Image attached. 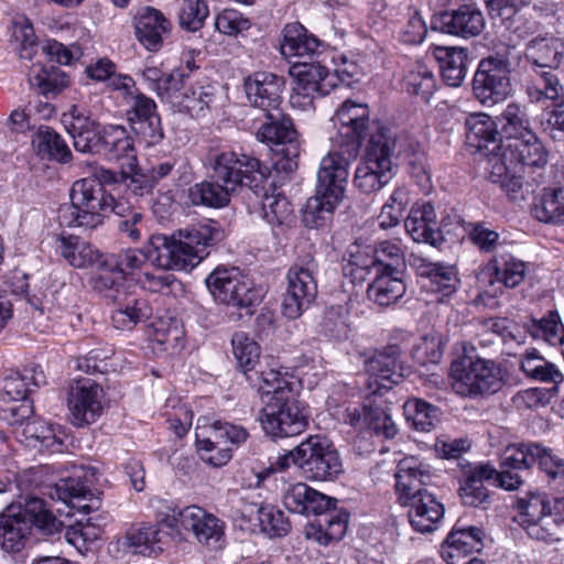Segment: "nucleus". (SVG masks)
<instances>
[{
	"label": "nucleus",
	"mask_w": 564,
	"mask_h": 564,
	"mask_svg": "<svg viewBox=\"0 0 564 564\" xmlns=\"http://www.w3.org/2000/svg\"><path fill=\"white\" fill-rule=\"evenodd\" d=\"M317 269V262L310 254L296 261L289 269L288 288L282 302V313L285 317L299 318L316 299Z\"/></svg>",
	"instance_id": "9"
},
{
	"label": "nucleus",
	"mask_w": 564,
	"mask_h": 564,
	"mask_svg": "<svg viewBox=\"0 0 564 564\" xmlns=\"http://www.w3.org/2000/svg\"><path fill=\"white\" fill-rule=\"evenodd\" d=\"M408 91L420 96L425 102L430 100L436 88L433 73L423 64H417L405 77Z\"/></svg>",
	"instance_id": "59"
},
{
	"label": "nucleus",
	"mask_w": 564,
	"mask_h": 564,
	"mask_svg": "<svg viewBox=\"0 0 564 564\" xmlns=\"http://www.w3.org/2000/svg\"><path fill=\"white\" fill-rule=\"evenodd\" d=\"M332 120L337 129L335 144L350 147L351 155H358L364 138L376 132L375 126L382 127L379 122H370L366 104H358L350 99L343 102Z\"/></svg>",
	"instance_id": "14"
},
{
	"label": "nucleus",
	"mask_w": 564,
	"mask_h": 564,
	"mask_svg": "<svg viewBox=\"0 0 564 564\" xmlns=\"http://www.w3.org/2000/svg\"><path fill=\"white\" fill-rule=\"evenodd\" d=\"M562 47L556 37H534L528 43L525 55L532 63V69H554L561 62Z\"/></svg>",
	"instance_id": "43"
},
{
	"label": "nucleus",
	"mask_w": 564,
	"mask_h": 564,
	"mask_svg": "<svg viewBox=\"0 0 564 564\" xmlns=\"http://www.w3.org/2000/svg\"><path fill=\"white\" fill-rule=\"evenodd\" d=\"M302 474L312 481H334L344 471L338 451L319 436H310L299 445Z\"/></svg>",
	"instance_id": "12"
},
{
	"label": "nucleus",
	"mask_w": 564,
	"mask_h": 564,
	"mask_svg": "<svg viewBox=\"0 0 564 564\" xmlns=\"http://www.w3.org/2000/svg\"><path fill=\"white\" fill-rule=\"evenodd\" d=\"M400 357V347L389 345L367 359L366 371L378 386V389H391L402 381L403 366Z\"/></svg>",
	"instance_id": "23"
},
{
	"label": "nucleus",
	"mask_w": 564,
	"mask_h": 564,
	"mask_svg": "<svg viewBox=\"0 0 564 564\" xmlns=\"http://www.w3.org/2000/svg\"><path fill=\"white\" fill-rule=\"evenodd\" d=\"M510 61L503 55L482 58L473 79L475 97L484 106L505 100L512 90Z\"/></svg>",
	"instance_id": "11"
},
{
	"label": "nucleus",
	"mask_w": 564,
	"mask_h": 564,
	"mask_svg": "<svg viewBox=\"0 0 564 564\" xmlns=\"http://www.w3.org/2000/svg\"><path fill=\"white\" fill-rule=\"evenodd\" d=\"M283 86L282 77L265 72H257L245 82L248 100L263 111L280 108Z\"/></svg>",
	"instance_id": "25"
},
{
	"label": "nucleus",
	"mask_w": 564,
	"mask_h": 564,
	"mask_svg": "<svg viewBox=\"0 0 564 564\" xmlns=\"http://www.w3.org/2000/svg\"><path fill=\"white\" fill-rule=\"evenodd\" d=\"M441 23L443 31L465 39L478 36L486 25L482 12L473 4H464L452 12H445L441 17Z\"/></svg>",
	"instance_id": "34"
},
{
	"label": "nucleus",
	"mask_w": 564,
	"mask_h": 564,
	"mask_svg": "<svg viewBox=\"0 0 564 564\" xmlns=\"http://www.w3.org/2000/svg\"><path fill=\"white\" fill-rule=\"evenodd\" d=\"M390 406L383 400H371L370 408V429L369 432L381 435L384 438L395 436L398 429L390 414Z\"/></svg>",
	"instance_id": "61"
},
{
	"label": "nucleus",
	"mask_w": 564,
	"mask_h": 564,
	"mask_svg": "<svg viewBox=\"0 0 564 564\" xmlns=\"http://www.w3.org/2000/svg\"><path fill=\"white\" fill-rule=\"evenodd\" d=\"M532 213L540 221L564 224V188H545Z\"/></svg>",
	"instance_id": "52"
},
{
	"label": "nucleus",
	"mask_w": 564,
	"mask_h": 564,
	"mask_svg": "<svg viewBox=\"0 0 564 564\" xmlns=\"http://www.w3.org/2000/svg\"><path fill=\"white\" fill-rule=\"evenodd\" d=\"M564 520V496H554L553 507L541 497H532L522 508L520 525L531 539L550 542L558 540Z\"/></svg>",
	"instance_id": "10"
},
{
	"label": "nucleus",
	"mask_w": 564,
	"mask_h": 564,
	"mask_svg": "<svg viewBox=\"0 0 564 564\" xmlns=\"http://www.w3.org/2000/svg\"><path fill=\"white\" fill-rule=\"evenodd\" d=\"M97 153L107 156L109 160L122 158L135 160L133 141L122 126L104 127L100 149Z\"/></svg>",
	"instance_id": "45"
},
{
	"label": "nucleus",
	"mask_w": 564,
	"mask_h": 564,
	"mask_svg": "<svg viewBox=\"0 0 564 564\" xmlns=\"http://www.w3.org/2000/svg\"><path fill=\"white\" fill-rule=\"evenodd\" d=\"M32 145L41 156H47L61 163L72 159V152L58 133L50 128H40L32 138Z\"/></svg>",
	"instance_id": "49"
},
{
	"label": "nucleus",
	"mask_w": 564,
	"mask_h": 564,
	"mask_svg": "<svg viewBox=\"0 0 564 564\" xmlns=\"http://www.w3.org/2000/svg\"><path fill=\"white\" fill-rule=\"evenodd\" d=\"M70 200L77 208L85 212L84 218L93 219L98 226L104 217L110 213L117 200L106 193L98 181L85 177L76 181L70 189Z\"/></svg>",
	"instance_id": "19"
},
{
	"label": "nucleus",
	"mask_w": 564,
	"mask_h": 564,
	"mask_svg": "<svg viewBox=\"0 0 564 564\" xmlns=\"http://www.w3.org/2000/svg\"><path fill=\"white\" fill-rule=\"evenodd\" d=\"M464 355L451 365L452 389L462 397H488L500 391L505 384L502 369L492 359Z\"/></svg>",
	"instance_id": "4"
},
{
	"label": "nucleus",
	"mask_w": 564,
	"mask_h": 564,
	"mask_svg": "<svg viewBox=\"0 0 564 564\" xmlns=\"http://www.w3.org/2000/svg\"><path fill=\"white\" fill-rule=\"evenodd\" d=\"M235 192L210 174V180L196 183L188 189V199L195 206L221 208L229 204Z\"/></svg>",
	"instance_id": "41"
},
{
	"label": "nucleus",
	"mask_w": 564,
	"mask_h": 564,
	"mask_svg": "<svg viewBox=\"0 0 564 564\" xmlns=\"http://www.w3.org/2000/svg\"><path fill=\"white\" fill-rule=\"evenodd\" d=\"M32 527L43 535L61 532L63 523L52 513L46 502L37 497H28L23 509L14 512L10 507L0 514V547L8 553L21 552Z\"/></svg>",
	"instance_id": "3"
},
{
	"label": "nucleus",
	"mask_w": 564,
	"mask_h": 564,
	"mask_svg": "<svg viewBox=\"0 0 564 564\" xmlns=\"http://www.w3.org/2000/svg\"><path fill=\"white\" fill-rule=\"evenodd\" d=\"M465 127L467 145L488 158L489 163L496 161L495 156H499L503 144L492 118L475 112L466 118Z\"/></svg>",
	"instance_id": "22"
},
{
	"label": "nucleus",
	"mask_w": 564,
	"mask_h": 564,
	"mask_svg": "<svg viewBox=\"0 0 564 564\" xmlns=\"http://www.w3.org/2000/svg\"><path fill=\"white\" fill-rule=\"evenodd\" d=\"M15 435L25 446L36 448L40 452H63L64 433L62 430L39 417H32L21 430H15Z\"/></svg>",
	"instance_id": "28"
},
{
	"label": "nucleus",
	"mask_w": 564,
	"mask_h": 564,
	"mask_svg": "<svg viewBox=\"0 0 564 564\" xmlns=\"http://www.w3.org/2000/svg\"><path fill=\"white\" fill-rule=\"evenodd\" d=\"M405 292L401 274L376 272V279L368 285L367 295L379 306L394 304Z\"/></svg>",
	"instance_id": "42"
},
{
	"label": "nucleus",
	"mask_w": 564,
	"mask_h": 564,
	"mask_svg": "<svg viewBox=\"0 0 564 564\" xmlns=\"http://www.w3.org/2000/svg\"><path fill=\"white\" fill-rule=\"evenodd\" d=\"M156 521L178 532L182 530L192 531L199 543L209 547H221L224 540L223 522L197 506L176 510L159 501Z\"/></svg>",
	"instance_id": "7"
},
{
	"label": "nucleus",
	"mask_w": 564,
	"mask_h": 564,
	"mask_svg": "<svg viewBox=\"0 0 564 564\" xmlns=\"http://www.w3.org/2000/svg\"><path fill=\"white\" fill-rule=\"evenodd\" d=\"M376 272L401 274L405 268V252L399 239L382 240L375 247Z\"/></svg>",
	"instance_id": "47"
},
{
	"label": "nucleus",
	"mask_w": 564,
	"mask_h": 564,
	"mask_svg": "<svg viewBox=\"0 0 564 564\" xmlns=\"http://www.w3.org/2000/svg\"><path fill=\"white\" fill-rule=\"evenodd\" d=\"M50 497L61 500L72 509H76L86 514L97 511L100 508V500L97 497H93L87 485L82 482L80 475H73L68 478L61 479L50 489Z\"/></svg>",
	"instance_id": "31"
},
{
	"label": "nucleus",
	"mask_w": 564,
	"mask_h": 564,
	"mask_svg": "<svg viewBox=\"0 0 564 564\" xmlns=\"http://www.w3.org/2000/svg\"><path fill=\"white\" fill-rule=\"evenodd\" d=\"M45 383V375L39 366H31L23 369L22 372H15L8 376L2 384V401L4 403L30 401L29 393L33 388H39Z\"/></svg>",
	"instance_id": "37"
},
{
	"label": "nucleus",
	"mask_w": 564,
	"mask_h": 564,
	"mask_svg": "<svg viewBox=\"0 0 564 564\" xmlns=\"http://www.w3.org/2000/svg\"><path fill=\"white\" fill-rule=\"evenodd\" d=\"M495 279L507 288L518 286L525 276V263L511 254H497L488 263Z\"/></svg>",
	"instance_id": "51"
},
{
	"label": "nucleus",
	"mask_w": 564,
	"mask_h": 564,
	"mask_svg": "<svg viewBox=\"0 0 564 564\" xmlns=\"http://www.w3.org/2000/svg\"><path fill=\"white\" fill-rule=\"evenodd\" d=\"M265 122L257 131V139L261 142L285 144L281 150L285 158L276 164L285 172H292L297 169L299 147L295 142L296 131L289 117L282 109L264 111Z\"/></svg>",
	"instance_id": "15"
},
{
	"label": "nucleus",
	"mask_w": 564,
	"mask_h": 564,
	"mask_svg": "<svg viewBox=\"0 0 564 564\" xmlns=\"http://www.w3.org/2000/svg\"><path fill=\"white\" fill-rule=\"evenodd\" d=\"M336 145L339 150L330 151L321 160L315 195L304 206L303 223L308 228L323 226L345 196L348 166L357 155H351L350 147Z\"/></svg>",
	"instance_id": "2"
},
{
	"label": "nucleus",
	"mask_w": 564,
	"mask_h": 564,
	"mask_svg": "<svg viewBox=\"0 0 564 564\" xmlns=\"http://www.w3.org/2000/svg\"><path fill=\"white\" fill-rule=\"evenodd\" d=\"M525 84L531 102L551 101L554 107L564 105V85L554 69L533 68Z\"/></svg>",
	"instance_id": "32"
},
{
	"label": "nucleus",
	"mask_w": 564,
	"mask_h": 564,
	"mask_svg": "<svg viewBox=\"0 0 564 564\" xmlns=\"http://www.w3.org/2000/svg\"><path fill=\"white\" fill-rule=\"evenodd\" d=\"M57 242L59 254L74 268H95L97 262L106 257L77 236H61Z\"/></svg>",
	"instance_id": "39"
},
{
	"label": "nucleus",
	"mask_w": 564,
	"mask_h": 564,
	"mask_svg": "<svg viewBox=\"0 0 564 564\" xmlns=\"http://www.w3.org/2000/svg\"><path fill=\"white\" fill-rule=\"evenodd\" d=\"M524 327L533 338L542 339L552 346L564 339V325L556 311H549L541 318L530 317Z\"/></svg>",
	"instance_id": "50"
},
{
	"label": "nucleus",
	"mask_w": 564,
	"mask_h": 564,
	"mask_svg": "<svg viewBox=\"0 0 564 564\" xmlns=\"http://www.w3.org/2000/svg\"><path fill=\"white\" fill-rule=\"evenodd\" d=\"M219 236V230L212 225L180 229L171 237L154 235L144 254L158 268L188 271L202 262L208 254L207 248Z\"/></svg>",
	"instance_id": "1"
},
{
	"label": "nucleus",
	"mask_w": 564,
	"mask_h": 564,
	"mask_svg": "<svg viewBox=\"0 0 564 564\" xmlns=\"http://www.w3.org/2000/svg\"><path fill=\"white\" fill-rule=\"evenodd\" d=\"M395 478L399 502L409 503L412 496L429 492L424 487L431 482L432 471L427 464L410 456L399 462Z\"/></svg>",
	"instance_id": "24"
},
{
	"label": "nucleus",
	"mask_w": 564,
	"mask_h": 564,
	"mask_svg": "<svg viewBox=\"0 0 564 564\" xmlns=\"http://www.w3.org/2000/svg\"><path fill=\"white\" fill-rule=\"evenodd\" d=\"M68 77L59 69H45L41 66H32L29 74V83L37 88L42 95H56L68 85Z\"/></svg>",
	"instance_id": "57"
},
{
	"label": "nucleus",
	"mask_w": 564,
	"mask_h": 564,
	"mask_svg": "<svg viewBox=\"0 0 564 564\" xmlns=\"http://www.w3.org/2000/svg\"><path fill=\"white\" fill-rule=\"evenodd\" d=\"M404 415L414 430L430 432L438 422L440 410L422 399H411L404 404Z\"/></svg>",
	"instance_id": "56"
},
{
	"label": "nucleus",
	"mask_w": 564,
	"mask_h": 564,
	"mask_svg": "<svg viewBox=\"0 0 564 564\" xmlns=\"http://www.w3.org/2000/svg\"><path fill=\"white\" fill-rule=\"evenodd\" d=\"M496 468L490 464H479L465 473L459 488L463 503L470 507L485 506L490 496L485 481L494 479Z\"/></svg>",
	"instance_id": "35"
},
{
	"label": "nucleus",
	"mask_w": 564,
	"mask_h": 564,
	"mask_svg": "<svg viewBox=\"0 0 564 564\" xmlns=\"http://www.w3.org/2000/svg\"><path fill=\"white\" fill-rule=\"evenodd\" d=\"M347 531V518L337 513H326L316 523L311 524L307 536H313L321 544L339 541Z\"/></svg>",
	"instance_id": "55"
},
{
	"label": "nucleus",
	"mask_w": 564,
	"mask_h": 564,
	"mask_svg": "<svg viewBox=\"0 0 564 564\" xmlns=\"http://www.w3.org/2000/svg\"><path fill=\"white\" fill-rule=\"evenodd\" d=\"M495 158L500 162L499 174L508 170L543 169L547 163V152L535 133L506 142Z\"/></svg>",
	"instance_id": "16"
},
{
	"label": "nucleus",
	"mask_w": 564,
	"mask_h": 564,
	"mask_svg": "<svg viewBox=\"0 0 564 564\" xmlns=\"http://www.w3.org/2000/svg\"><path fill=\"white\" fill-rule=\"evenodd\" d=\"M171 24L156 9L147 7L135 17V35L149 51L162 46V37L170 31Z\"/></svg>",
	"instance_id": "36"
},
{
	"label": "nucleus",
	"mask_w": 564,
	"mask_h": 564,
	"mask_svg": "<svg viewBox=\"0 0 564 564\" xmlns=\"http://www.w3.org/2000/svg\"><path fill=\"white\" fill-rule=\"evenodd\" d=\"M124 100L129 106L127 116L133 131L149 145L161 142L163 129L154 100L139 90L127 94Z\"/></svg>",
	"instance_id": "17"
},
{
	"label": "nucleus",
	"mask_w": 564,
	"mask_h": 564,
	"mask_svg": "<svg viewBox=\"0 0 564 564\" xmlns=\"http://www.w3.org/2000/svg\"><path fill=\"white\" fill-rule=\"evenodd\" d=\"M232 352L245 373L254 369L260 358V346L245 333H236L231 339Z\"/></svg>",
	"instance_id": "58"
},
{
	"label": "nucleus",
	"mask_w": 564,
	"mask_h": 564,
	"mask_svg": "<svg viewBox=\"0 0 564 564\" xmlns=\"http://www.w3.org/2000/svg\"><path fill=\"white\" fill-rule=\"evenodd\" d=\"M109 259L105 257L97 262L96 272L91 278V285L104 297L116 301L128 289L124 285L126 276L117 269L108 265Z\"/></svg>",
	"instance_id": "44"
},
{
	"label": "nucleus",
	"mask_w": 564,
	"mask_h": 564,
	"mask_svg": "<svg viewBox=\"0 0 564 564\" xmlns=\"http://www.w3.org/2000/svg\"><path fill=\"white\" fill-rule=\"evenodd\" d=\"M406 232L416 242H426L438 246L443 242L441 229L437 226L434 206L430 203L412 206L404 220Z\"/></svg>",
	"instance_id": "30"
},
{
	"label": "nucleus",
	"mask_w": 564,
	"mask_h": 564,
	"mask_svg": "<svg viewBox=\"0 0 564 564\" xmlns=\"http://www.w3.org/2000/svg\"><path fill=\"white\" fill-rule=\"evenodd\" d=\"M375 131L354 177L356 187L367 194L380 191L394 176L391 153L395 147V139L384 127L375 126Z\"/></svg>",
	"instance_id": "5"
},
{
	"label": "nucleus",
	"mask_w": 564,
	"mask_h": 564,
	"mask_svg": "<svg viewBox=\"0 0 564 564\" xmlns=\"http://www.w3.org/2000/svg\"><path fill=\"white\" fill-rule=\"evenodd\" d=\"M113 303L116 308L112 311L111 321L117 329H132L137 324L148 321L152 315L149 302L128 290Z\"/></svg>",
	"instance_id": "33"
},
{
	"label": "nucleus",
	"mask_w": 564,
	"mask_h": 564,
	"mask_svg": "<svg viewBox=\"0 0 564 564\" xmlns=\"http://www.w3.org/2000/svg\"><path fill=\"white\" fill-rule=\"evenodd\" d=\"M534 464L545 474L547 482L555 496H564V459L551 449L536 443Z\"/></svg>",
	"instance_id": "48"
},
{
	"label": "nucleus",
	"mask_w": 564,
	"mask_h": 564,
	"mask_svg": "<svg viewBox=\"0 0 564 564\" xmlns=\"http://www.w3.org/2000/svg\"><path fill=\"white\" fill-rule=\"evenodd\" d=\"M205 283L215 302L239 310H249L263 297L262 290L242 276L237 268L217 267Z\"/></svg>",
	"instance_id": "8"
},
{
	"label": "nucleus",
	"mask_w": 564,
	"mask_h": 564,
	"mask_svg": "<svg viewBox=\"0 0 564 564\" xmlns=\"http://www.w3.org/2000/svg\"><path fill=\"white\" fill-rule=\"evenodd\" d=\"M321 333L334 340L348 338L350 327L347 314L340 307H329L319 324Z\"/></svg>",
	"instance_id": "63"
},
{
	"label": "nucleus",
	"mask_w": 564,
	"mask_h": 564,
	"mask_svg": "<svg viewBox=\"0 0 564 564\" xmlns=\"http://www.w3.org/2000/svg\"><path fill=\"white\" fill-rule=\"evenodd\" d=\"M290 75L294 82L292 104L303 97V105L312 106L315 97H323L335 87L328 69L318 63H296L291 66Z\"/></svg>",
	"instance_id": "18"
},
{
	"label": "nucleus",
	"mask_w": 564,
	"mask_h": 564,
	"mask_svg": "<svg viewBox=\"0 0 564 564\" xmlns=\"http://www.w3.org/2000/svg\"><path fill=\"white\" fill-rule=\"evenodd\" d=\"M208 12V7L203 0H183L180 24L183 29L195 32L204 25Z\"/></svg>",
	"instance_id": "64"
},
{
	"label": "nucleus",
	"mask_w": 564,
	"mask_h": 564,
	"mask_svg": "<svg viewBox=\"0 0 564 564\" xmlns=\"http://www.w3.org/2000/svg\"><path fill=\"white\" fill-rule=\"evenodd\" d=\"M536 443L511 444L506 447L501 455L500 468H513L523 470L534 465Z\"/></svg>",
	"instance_id": "62"
},
{
	"label": "nucleus",
	"mask_w": 564,
	"mask_h": 564,
	"mask_svg": "<svg viewBox=\"0 0 564 564\" xmlns=\"http://www.w3.org/2000/svg\"><path fill=\"white\" fill-rule=\"evenodd\" d=\"M259 378L261 379L259 389L269 398L268 401H275L294 394L292 383L288 380L286 373L269 369L261 371Z\"/></svg>",
	"instance_id": "60"
},
{
	"label": "nucleus",
	"mask_w": 564,
	"mask_h": 564,
	"mask_svg": "<svg viewBox=\"0 0 564 564\" xmlns=\"http://www.w3.org/2000/svg\"><path fill=\"white\" fill-rule=\"evenodd\" d=\"M197 449L217 444L240 445L245 443L249 433L242 426L223 422L220 420L210 421L207 417H200L197 421L195 430Z\"/></svg>",
	"instance_id": "29"
},
{
	"label": "nucleus",
	"mask_w": 564,
	"mask_h": 564,
	"mask_svg": "<svg viewBox=\"0 0 564 564\" xmlns=\"http://www.w3.org/2000/svg\"><path fill=\"white\" fill-rule=\"evenodd\" d=\"M206 163L214 177L237 193L246 186L254 192L267 180V173L260 161L247 154L234 151H209Z\"/></svg>",
	"instance_id": "6"
},
{
	"label": "nucleus",
	"mask_w": 564,
	"mask_h": 564,
	"mask_svg": "<svg viewBox=\"0 0 564 564\" xmlns=\"http://www.w3.org/2000/svg\"><path fill=\"white\" fill-rule=\"evenodd\" d=\"M321 42L299 22L289 23L283 29L281 53L285 57H312L318 52Z\"/></svg>",
	"instance_id": "40"
},
{
	"label": "nucleus",
	"mask_w": 564,
	"mask_h": 564,
	"mask_svg": "<svg viewBox=\"0 0 564 564\" xmlns=\"http://www.w3.org/2000/svg\"><path fill=\"white\" fill-rule=\"evenodd\" d=\"M127 545L134 553L154 555L161 552L162 535L158 524L142 523L131 527L126 534Z\"/></svg>",
	"instance_id": "46"
},
{
	"label": "nucleus",
	"mask_w": 564,
	"mask_h": 564,
	"mask_svg": "<svg viewBox=\"0 0 564 564\" xmlns=\"http://www.w3.org/2000/svg\"><path fill=\"white\" fill-rule=\"evenodd\" d=\"M110 213L117 216L116 227L119 234L131 242H138L145 230L143 214L122 202H117Z\"/></svg>",
	"instance_id": "54"
},
{
	"label": "nucleus",
	"mask_w": 564,
	"mask_h": 564,
	"mask_svg": "<svg viewBox=\"0 0 564 564\" xmlns=\"http://www.w3.org/2000/svg\"><path fill=\"white\" fill-rule=\"evenodd\" d=\"M102 389L90 380H79L68 392V410L72 424L82 427L94 423L102 412Z\"/></svg>",
	"instance_id": "20"
},
{
	"label": "nucleus",
	"mask_w": 564,
	"mask_h": 564,
	"mask_svg": "<svg viewBox=\"0 0 564 564\" xmlns=\"http://www.w3.org/2000/svg\"><path fill=\"white\" fill-rule=\"evenodd\" d=\"M62 123L73 139L76 151L82 153H97L100 149L104 128L93 120L83 108L73 105L62 116Z\"/></svg>",
	"instance_id": "21"
},
{
	"label": "nucleus",
	"mask_w": 564,
	"mask_h": 564,
	"mask_svg": "<svg viewBox=\"0 0 564 564\" xmlns=\"http://www.w3.org/2000/svg\"><path fill=\"white\" fill-rule=\"evenodd\" d=\"M433 54L440 64L444 82L452 87L460 86L467 74V50L456 46H436Z\"/></svg>",
	"instance_id": "38"
},
{
	"label": "nucleus",
	"mask_w": 564,
	"mask_h": 564,
	"mask_svg": "<svg viewBox=\"0 0 564 564\" xmlns=\"http://www.w3.org/2000/svg\"><path fill=\"white\" fill-rule=\"evenodd\" d=\"M408 517L412 528L421 533H430L438 529L444 518V506L431 492L412 496L409 503Z\"/></svg>",
	"instance_id": "27"
},
{
	"label": "nucleus",
	"mask_w": 564,
	"mask_h": 564,
	"mask_svg": "<svg viewBox=\"0 0 564 564\" xmlns=\"http://www.w3.org/2000/svg\"><path fill=\"white\" fill-rule=\"evenodd\" d=\"M336 500L313 489L305 482L290 485L283 494L284 507L299 514H323Z\"/></svg>",
	"instance_id": "26"
},
{
	"label": "nucleus",
	"mask_w": 564,
	"mask_h": 564,
	"mask_svg": "<svg viewBox=\"0 0 564 564\" xmlns=\"http://www.w3.org/2000/svg\"><path fill=\"white\" fill-rule=\"evenodd\" d=\"M501 121L507 142L534 133L527 107L520 104L510 102L507 105L501 113Z\"/></svg>",
	"instance_id": "53"
},
{
	"label": "nucleus",
	"mask_w": 564,
	"mask_h": 564,
	"mask_svg": "<svg viewBox=\"0 0 564 564\" xmlns=\"http://www.w3.org/2000/svg\"><path fill=\"white\" fill-rule=\"evenodd\" d=\"M260 422L267 435L273 438L301 434L307 426V413L295 394L275 401H265Z\"/></svg>",
	"instance_id": "13"
}]
</instances>
